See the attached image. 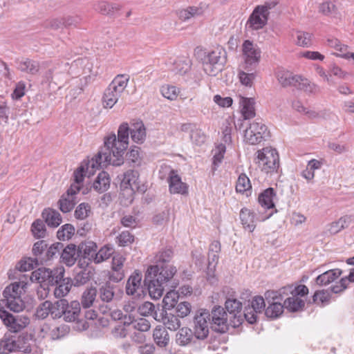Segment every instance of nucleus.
Masks as SVG:
<instances>
[{"label":"nucleus","instance_id":"f257e3e1","mask_svg":"<svg viewBox=\"0 0 354 354\" xmlns=\"http://www.w3.org/2000/svg\"><path fill=\"white\" fill-rule=\"evenodd\" d=\"M173 250L166 248L159 252L156 264L148 268L144 279L150 297L158 299L163 295L165 287L176 288L178 283L173 279L177 272L175 266L169 264L173 257Z\"/></svg>","mask_w":354,"mask_h":354},{"label":"nucleus","instance_id":"f03ea898","mask_svg":"<svg viewBox=\"0 0 354 354\" xmlns=\"http://www.w3.org/2000/svg\"><path fill=\"white\" fill-rule=\"evenodd\" d=\"M130 127L127 122L122 123L118 130V138L115 133L104 138V145L98 151L97 158H104L105 164L120 166L124 162L123 154L129 145Z\"/></svg>","mask_w":354,"mask_h":354},{"label":"nucleus","instance_id":"7ed1b4c3","mask_svg":"<svg viewBox=\"0 0 354 354\" xmlns=\"http://www.w3.org/2000/svg\"><path fill=\"white\" fill-rule=\"evenodd\" d=\"M19 282L12 283L6 287L0 299V310H29L21 298V291Z\"/></svg>","mask_w":354,"mask_h":354},{"label":"nucleus","instance_id":"20e7f679","mask_svg":"<svg viewBox=\"0 0 354 354\" xmlns=\"http://www.w3.org/2000/svg\"><path fill=\"white\" fill-rule=\"evenodd\" d=\"M256 154V163L262 171L266 174L277 171L279 167V156L277 149L267 147L258 150Z\"/></svg>","mask_w":354,"mask_h":354},{"label":"nucleus","instance_id":"39448f33","mask_svg":"<svg viewBox=\"0 0 354 354\" xmlns=\"http://www.w3.org/2000/svg\"><path fill=\"white\" fill-rule=\"evenodd\" d=\"M129 77L126 75H118L106 88L103 95L105 107L112 108L127 86Z\"/></svg>","mask_w":354,"mask_h":354},{"label":"nucleus","instance_id":"423d86ee","mask_svg":"<svg viewBox=\"0 0 354 354\" xmlns=\"http://www.w3.org/2000/svg\"><path fill=\"white\" fill-rule=\"evenodd\" d=\"M227 60V53L224 48L217 46L205 56L203 68L210 76H216L224 67Z\"/></svg>","mask_w":354,"mask_h":354},{"label":"nucleus","instance_id":"0eeeda50","mask_svg":"<svg viewBox=\"0 0 354 354\" xmlns=\"http://www.w3.org/2000/svg\"><path fill=\"white\" fill-rule=\"evenodd\" d=\"M51 317L59 319L63 317V319L67 322H74L75 328L80 331L88 328V323L84 320V317L92 318L95 311H50Z\"/></svg>","mask_w":354,"mask_h":354},{"label":"nucleus","instance_id":"6e6552de","mask_svg":"<svg viewBox=\"0 0 354 354\" xmlns=\"http://www.w3.org/2000/svg\"><path fill=\"white\" fill-rule=\"evenodd\" d=\"M270 131L261 119H256L245 130L244 138L250 145H257L270 138Z\"/></svg>","mask_w":354,"mask_h":354},{"label":"nucleus","instance_id":"1a4fd4ad","mask_svg":"<svg viewBox=\"0 0 354 354\" xmlns=\"http://www.w3.org/2000/svg\"><path fill=\"white\" fill-rule=\"evenodd\" d=\"M64 274L65 270L63 267H58L53 270L39 268L32 272L30 279L41 284L54 286L55 282L62 279V274Z\"/></svg>","mask_w":354,"mask_h":354},{"label":"nucleus","instance_id":"9d476101","mask_svg":"<svg viewBox=\"0 0 354 354\" xmlns=\"http://www.w3.org/2000/svg\"><path fill=\"white\" fill-rule=\"evenodd\" d=\"M292 286H286L279 290H269L266 291L264 296L269 306L266 310H288L292 306L285 305L287 301L286 296L288 295V290H291Z\"/></svg>","mask_w":354,"mask_h":354},{"label":"nucleus","instance_id":"9b49d317","mask_svg":"<svg viewBox=\"0 0 354 354\" xmlns=\"http://www.w3.org/2000/svg\"><path fill=\"white\" fill-rule=\"evenodd\" d=\"M222 295L225 297V308L220 305L219 299L221 297V294L215 293L212 297V302L215 304L212 310H242L243 304L235 298L236 292L234 289L225 287L223 290Z\"/></svg>","mask_w":354,"mask_h":354},{"label":"nucleus","instance_id":"f8f14e48","mask_svg":"<svg viewBox=\"0 0 354 354\" xmlns=\"http://www.w3.org/2000/svg\"><path fill=\"white\" fill-rule=\"evenodd\" d=\"M109 165L104 162V158H98L97 154L91 160H84L81 165L74 171L75 183L81 184L85 176L90 177L94 174L95 169L106 167Z\"/></svg>","mask_w":354,"mask_h":354},{"label":"nucleus","instance_id":"ddd939ff","mask_svg":"<svg viewBox=\"0 0 354 354\" xmlns=\"http://www.w3.org/2000/svg\"><path fill=\"white\" fill-rule=\"evenodd\" d=\"M244 68L248 71L254 69L259 64L261 51L259 46L250 40H245L242 45Z\"/></svg>","mask_w":354,"mask_h":354},{"label":"nucleus","instance_id":"4468645a","mask_svg":"<svg viewBox=\"0 0 354 354\" xmlns=\"http://www.w3.org/2000/svg\"><path fill=\"white\" fill-rule=\"evenodd\" d=\"M208 322L215 332L225 333L229 330L227 311H209Z\"/></svg>","mask_w":354,"mask_h":354},{"label":"nucleus","instance_id":"2eb2a0df","mask_svg":"<svg viewBox=\"0 0 354 354\" xmlns=\"http://www.w3.org/2000/svg\"><path fill=\"white\" fill-rule=\"evenodd\" d=\"M292 286L291 290H288V293H290L292 297H287L285 305L292 306V308L288 310H301L305 306V301L299 297H304L308 294V288L305 285H299L293 288Z\"/></svg>","mask_w":354,"mask_h":354},{"label":"nucleus","instance_id":"dca6fc26","mask_svg":"<svg viewBox=\"0 0 354 354\" xmlns=\"http://www.w3.org/2000/svg\"><path fill=\"white\" fill-rule=\"evenodd\" d=\"M141 315L143 316L153 315L156 320L162 322L165 326L171 330H176L180 326L178 315L168 313V311H145Z\"/></svg>","mask_w":354,"mask_h":354},{"label":"nucleus","instance_id":"f3484780","mask_svg":"<svg viewBox=\"0 0 354 354\" xmlns=\"http://www.w3.org/2000/svg\"><path fill=\"white\" fill-rule=\"evenodd\" d=\"M209 311H201L199 315H195L194 319V332L198 339H205L209 334Z\"/></svg>","mask_w":354,"mask_h":354},{"label":"nucleus","instance_id":"a211bd4d","mask_svg":"<svg viewBox=\"0 0 354 354\" xmlns=\"http://www.w3.org/2000/svg\"><path fill=\"white\" fill-rule=\"evenodd\" d=\"M97 250V246L93 241L81 243L78 245L79 264L81 267L87 266L90 263L94 262Z\"/></svg>","mask_w":354,"mask_h":354},{"label":"nucleus","instance_id":"6ab92c4d","mask_svg":"<svg viewBox=\"0 0 354 354\" xmlns=\"http://www.w3.org/2000/svg\"><path fill=\"white\" fill-rule=\"evenodd\" d=\"M0 319L6 326L9 327L14 332L21 330L30 323V320L27 317H16L8 311H0Z\"/></svg>","mask_w":354,"mask_h":354},{"label":"nucleus","instance_id":"aec40b11","mask_svg":"<svg viewBox=\"0 0 354 354\" xmlns=\"http://www.w3.org/2000/svg\"><path fill=\"white\" fill-rule=\"evenodd\" d=\"M266 10V7L257 6L248 19L246 27L252 30L263 28L268 19Z\"/></svg>","mask_w":354,"mask_h":354},{"label":"nucleus","instance_id":"412c9836","mask_svg":"<svg viewBox=\"0 0 354 354\" xmlns=\"http://www.w3.org/2000/svg\"><path fill=\"white\" fill-rule=\"evenodd\" d=\"M142 274L135 271L128 279L126 284V293L129 295L140 297L144 293L141 286Z\"/></svg>","mask_w":354,"mask_h":354},{"label":"nucleus","instance_id":"4be33fe9","mask_svg":"<svg viewBox=\"0 0 354 354\" xmlns=\"http://www.w3.org/2000/svg\"><path fill=\"white\" fill-rule=\"evenodd\" d=\"M168 183L170 194H179L182 195L187 194V185L185 183L182 182L181 178L175 173L174 170H171L169 174Z\"/></svg>","mask_w":354,"mask_h":354},{"label":"nucleus","instance_id":"5701e85b","mask_svg":"<svg viewBox=\"0 0 354 354\" xmlns=\"http://www.w3.org/2000/svg\"><path fill=\"white\" fill-rule=\"evenodd\" d=\"M24 337L21 335L17 339L15 337L6 338L0 341V354H9L12 352L19 351L24 347L21 346Z\"/></svg>","mask_w":354,"mask_h":354},{"label":"nucleus","instance_id":"b1692460","mask_svg":"<svg viewBox=\"0 0 354 354\" xmlns=\"http://www.w3.org/2000/svg\"><path fill=\"white\" fill-rule=\"evenodd\" d=\"M139 173L138 171L129 169L122 175L120 187H129L138 192H144L138 185Z\"/></svg>","mask_w":354,"mask_h":354},{"label":"nucleus","instance_id":"393cba45","mask_svg":"<svg viewBox=\"0 0 354 354\" xmlns=\"http://www.w3.org/2000/svg\"><path fill=\"white\" fill-rule=\"evenodd\" d=\"M17 69L29 75H37L40 69L39 62L29 58H22L16 61Z\"/></svg>","mask_w":354,"mask_h":354},{"label":"nucleus","instance_id":"a878e982","mask_svg":"<svg viewBox=\"0 0 354 354\" xmlns=\"http://www.w3.org/2000/svg\"><path fill=\"white\" fill-rule=\"evenodd\" d=\"M239 104L243 120H250L255 116V101L254 98L240 96Z\"/></svg>","mask_w":354,"mask_h":354},{"label":"nucleus","instance_id":"bb28decb","mask_svg":"<svg viewBox=\"0 0 354 354\" xmlns=\"http://www.w3.org/2000/svg\"><path fill=\"white\" fill-rule=\"evenodd\" d=\"M239 217L243 227L252 232L256 227L257 218L255 213L250 209L242 208Z\"/></svg>","mask_w":354,"mask_h":354},{"label":"nucleus","instance_id":"cd10ccee","mask_svg":"<svg viewBox=\"0 0 354 354\" xmlns=\"http://www.w3.org/2000/svg\"><path fill=\"white\" fill-rule=\"evenodd\" d=\"M276 198L277 194L275 190L272 187H269L259 194L258 202L265 209H273L275 207L274 199Z\"/></svg>","mask_w":354,"mask_h":354},{"label":"nucleus","instance_id":"c85d7f7f","mask_svg":"<svg viewBox=\"0 0 354 354\" xmlns=\"http://www.w3.org/2000/svg\"><path fill=\"white\" fill-rule=\"evenodd\" d=\"M130 134L134 142L138 144L144 142L146 138V128L141 120L131 124Z\"/></svg>","mask_w":354,"mask_h":354},{"label":"nucleus","instance_id":"c756f323","mask_svg":"<svg viewBox=\"0 0 354 354\" xmlns=\"http://www.w3.org/2000/svg\"><path fill=\"white\" fill-rule=\"evenodd\" d=\"M60 257L64 263L71 266L79 259L78 248H76L74 244H69L66 248H63Z\"/></svg>","mask_w":354,"mask_h":354},{"label":"nucleus","instance_id":"7c9ffc66","mask_svg":"<svg viewBox=\"0 0 354 354\" xmlns=\"http://www.w3.org/2000/svg\"><path fill=\"white\" fill-rule=\"evenodd\" d=\"M114 321H118L124 326H129L133 322L134 315L131 313L132 311H100Z\"/></svg>","mask_w":354,"mask_h":354},{"label":"nucleus","instance_id":"2f4dec72","mask_svg":"<svg viewBox=\"0 0 354 354\" xmlns=\"http://www.w3.org/2000/svg\"><path fill=\"white\" fill-rule=\"evenodd\" d=\"M73 285V281L69 277H64V274H62V277L55 282L56 288L54 290V294L56 297H63L66 296L70 291Z\"/></svg>","mask_w":354,"mask_h":354},{"label":"nucleus","instance_id":"473e14b6","mask_svg":"<svg viewBox=\"0 0 354 354\" xmlns=\"http://www.w3.org/2000/svg\"><path fill=\"white\" fill-rule=\"evenodd\" d=\"M153 338L157 346L161 348L166 347L169 343V335L162 326H157L153 330Z\"/></svg>","mask_w":354,"mask_h":354},{"label":"nucleus","instance_id":"72a5a7b5","mask_svg":"<svg viewBox=\"0 0 354 354\" xmlns=\"http://www.w3.org/2000/svg\"><path fill=\"white\" fill-rule=\"evenodd\" d=\"M42 217L48 227L55 228L58 227L62 223L61 214L53 209H45L42 212Z\"/></svg>","mask_w":354,"mask_h":354},{"label":"nucleus","instance_id":"f704fd0d","mask_svg":"<svg viewBox=\"0 0 354 354\" xmlns=\"http://www.w3.org/2000/svg\"><path fill=\"white\" fill-rule=\"evenodd\" d=\"M332 299L331 293L329 290H317L310 299L308 304H315L319 307H324L329 304Z\"/></svg>","mask_w":354,"mask_h":354},{"label":"nucleus","instance_id":"c9c22d12","mask_svg":"<svg viewBox=\"0 0 354 354\" xmlns=\"http://www.w3.org/2000/svg\"><path fill=\"white\" fill-rule=\"evenodd\" d=\"M342 273L340 269H332L319 274L316 279L315 282L319 286H326L334 281Z\"/></svg>","mask_w":354,"mask_h":354},{"label":"nucleus","instance_id":"e433bc0d","mask_svg":"<svg viewBox=\"0 0 354 354\" xmlns=\"http://www.w3.org/2000/svg\"><path fill=\"white\" fill-rule=\"evenodd\" d=\"M110 176L106 171H101L98 174L93 184L95 190L100 193H103L108 190L110 187Z\"/></svg>","mask_w":354,"mask_h":354},{"label":"nucleus","instance_id":"4c0bfd02","mask_svg":"<svg viewBox=\"0 0 354 354\" xmlns=\"http://www.w3.org/2000/svg\"><path fill=\"white\" fill-rule=\"evenodd\" d=\"M97 290L96 288L91 287L86 288L82 293L81 297V305L84 308H88L97 304L98 300L96 299Z\"/></svg>","mask_w":354,"mask_h":354},{"label":"nucleus","instance_id":"58836bf2","mask_svg":"<svg viewBox=\"0 0 354 354\" xmlns=\"http://www.w3.org/2000/svg\"><path fill=\"white\" fill-rule=\"evenodd\" d=\"M277 77L282 86H295V84L299 80L300 75H292L289 71L279 70L277 73Z\"/></svg>","mask_w":354,"mask_h":354},{"label":"nucleus","instance_id":"ea45409f","mask_svg":"<svg viewBox=\"0 0 354 354\" xmlns=\"http://www.w3.org/2000/svg\"><path fill=\"white\" fill-rule=\"evenodd\" d=\"M204 10L201 6H189L178 12V17L183 21H188L192 18L197 17L203 14Z\"/></svg>","mask_w":354,"mask_h":354},{"label":"nucleus","instance_id":"a19ab883","mask_svg":"<svg viewBox=\"0 0 354 354\" xmlns=\"http://www.w3.org/2000/svg\"><path fill=\"white\" fill-rule=\"evenodd\" d=\"M165 288H171V286L165 287ZM175 288H172L174 289ZM180 297V293L175 291L174 290H169L165 297L163 298V309L162 310H171L174 308L178 302V299Z\"/></svg>","mask_w":354,"mask_h":354},{"label":"nucleus","instance_id":"79ce46f5","mask_svg":"<svg viewBox=\"0 0 354 354\" xmlns=\"http://www.w3.org/2000/svg\"><path fill=\"white\" fill-rule=\"evenodd\" d=\"M192 330L187 327L181 328L176 335V342L180 346H187L193 339Z\"/></svg>","mask_w":354,"mask_h":354},{"label":"nucleus","instance_id":"37998d69","mask_svg":"<svg viewBox=\"0 0 354 354\" xmlns=\"http://www.w3.org/2000/svg\"><path fill=\"white\" fill-rule=\"evenodd\" d=\"M114 287L109 282H106L99 288L97 294L102 302L109 303L114 297Z\"/></svg>","mask_w":354,"mask_h":354},{"label":"nucleus","instance_id":"c03bdc74","mask_svg":"<svg viewBox=\"0 0 354 354\" xmlns=\"http://www.w3.org/2000/svg\"><path fill=\"white\" fill-rule=\"evenodd\" d=\"M322 163L321 161L316 159H312L308 161L306 169L301 172V176L308 181L314 178L315 170L319 169L322 167Z\"/></svg>","mask_w":354,"mask_h":354},{"label":"nucleus","instance_id":"a18cd8bd","mask_svg":"<svg viewBox=\"0 0 354 354\" xmlns=\"http://www.w3.org/2000/svg\"><path fill=\"white\" fill-rule=\"evenodd\" d=\"M295 87L308 93L315 94L319 92V88L316 84L311 83L308 80L300 76L299 80L295 84Z\"/></svg>","mask_w":354,"mask_h":354},{"label":"nucleus","instance_id":"49530a36","mask_svg":"<svg viewBox=\"0 0 354 354\" xmlns=\"http://www.w3.org/2000/svg\"><path fill=\"white\" fill-rule=\"evenodd\" d=\"M63 248L64 245L62 243H53L47 249L45 257L40 258L41 262L51 260L58 255H61V251Z\"/></svg>","mask_w":354,"mask_h":354},{"label":"nucleus","instance_id":"de8ad7c7","mask_svg":"<svg viewBox=\"0 0 354 354\" xmlns=\"http://www.w3.org/2000/svg\"><path fill=\"white\" fill-rule=\"evenodd\" d=\"M292 36L296 38L295 43L298 46L308 47L311 44L312 35L309 32L297 30Z\"/></svg>","mask_w":354,"mask_h":354},{"label":"nucleus","instance_id":"09e8293b","mask_svg":"<svg viewBox=\"0 0 354 354\" xmlns=\"http://www.w3.org/2000/svg\"><path fill=\"white\" fill-rule=\"evenodd\" d=\"M94 315L92 318L84 317V320L88 323V320H91L95 322L97 326L106 327L109 325L110 316H106L103 313L100 311H95Z\"/></svg>","mask_w":354,"mask_h":354},{"label":"nucleus","instance_id":"8fccbe9b","mask_svg":"<svg viewBox=\"0 0 354 354\" xmlns=\"http://www.w3.org/2000/svg\"><path fill=\"white\" fill-rule=\"evenodd\" d=\"M75 234V227L71 224H65L57 232V237L60 241L68 240Z\"/></svg>","mask_w":354,"mask_h":354},{"label":"nucleus","instance_id":"3c124183","mask_svg":"<svg viewBox=\"0 0 354 354\" xmlns=\"http://www.w3.org/2000/svg\"><path fill=\"white\" fill-rule=\"evenodd\" d=\"M252 187L249 178L245 174L239 175L236 185V191L244 193Z\"/></svg>","mask_w":354,"mask_h":354},{"label":"nucleus","instance_id":"603ef678","mask_svg":"<svg viewBox=\"0 0 354 354\" xmlns=\"http://www.w3.org/2000/svg\"><path fill=\"white\" fill-rule=\"evenodd\" d=\"M112 254L113 249L110 247L105 245L101 248V249L99 250L98 251H96V253H95L94 263H100L109 259Z\"/></svg>","mask_w":354,"mask_h":354},{"label":"nucleus","instance_id":"864d4df0","mask_svg":"<svg viewBox=\"0 0 354 354\" xmlns=\"http://www.w3.org/2000/svg\"><path fill=\"white\" fill-rule=\"evenodd\" d=\"M226 147L225 145L223 144H220L216 147L215 153L213 156V161H212V170L215 171L216 170L217 167L219 166V165L221 163L223 157L224 153L225 152Z\"/></svg>","mask_w":354,"mask_h":354},{"label":"nucleus","instance_id":"5fc2aeb1","mask_svg":"<svg viewBox=\"0 0 354 354\" xmlns=\"http://www.w3.org/2000/svg\"><path fill=\"white\" fill-rule=\"evenodd\" d=\"M59 205L60 210L64 213H68L71 212L74 206L75 201L73 198L67 196L66 194H63L61 198L59 200Z\"/></svg>","mask_w":354,"mask_h":354},{"label":"nucleus","instance_id":"6e6d98bb","mask_svg":"<svg viewBox=\"0 0 354 354\" xmlns=\"http://www.w3.org/2000/svg\"><path fill=\"white\" fill-rule=\"evenodd\" d=\"M91 206L88 203H80L75 210V217L78 220H84L91 213Z\"/></svg>","mask_w":354,"mask_h":354},{"label":"nucleus","instance_id":"4d7b16f0","mask_svg":"<svg viewBox=\"0 0 354 354\" xmlns=\"http://www.w3.org/2000/svg\"><path fill=\"white\" fill-rule=\"evenodd\" d=\"M160 92L164 97L170 100H174L178 95L179 90L174 86L163 85L160 88Z\"/></svg>","mask_w":354,"mask_h":354},{"label":"nucleus","instance_id":"13d9d810","mask_svg":"<svg viewBox=\"0 0 354 354\" xmlns=\"http://www.w3.org/2000/svg\"><path fill=\"white\" fill-rule=\"evenodd\" d=\"M39 259L37 258H27L21 259L17 264V268L21 272H26L34 268V265L38 264Z\"/></svg>","mask_w":354,"mask_h":354},{"label":"nucleus","instance_id":"bf43d9fd","mask_svg":"<svg viewBox=\"0 0 354 354\" xmlns=\"http://www.w3.org/2000/svg\"><path fill=\"white\" fill-rule=\"evenodd\" d=\"M137 190L133 188L120 187V198L125 205L131 204L134 199V194Z\"/></svg>","mask_w":354,"mask_h":354},{"label":"nucleus","instance_id":"052dcab7","mask_svg":"<svg viewBox=\"0 0 354 354\" xmlns=\"http://www.w3.org/2000/svg\"><path fill=\"white\" fill-rule=\"evenodd\" d=\"M32 234L36 238H43L46 234V227L43 221L37 219L33 222L31 227Z\"/></svg>","mask_w":354,"mask_h":354},{"label":"nucleus","instance_id":"680f3d73","mask_svg":"<svg viewBox=\"0 0 354 354\" xmlns=\"http://www.w3.org/2000/svg\"><path fill=\"white\" fill-rule=\"evenodd\" d=\"M119 246L125 247L134 241V236L129 231H123L117 236Z\"/></svg>","mask_w":354,"mask_h":354},{"label":"nucleus","instance_id":"e2e57ef3","mask_svg":"<svg viewBox=\"0 0 354 354\" xmlns=\"http://www.w3.org/2000/svg\"><path fill=\"white\" fill-rule=\"evenodd\" d=\"M242 311H227L228 317H230V320L229 321V327L237 328L242 324L243 319L242 318Z\"/></svg>","mask_w":354,"mask_h":354},{"label":"nucleus","instance_id":"0e129e2a","mask_svg":"<svg viewBox=\"0 0 354 354\" xmlns=\"http://www.w3.org/2000/svg\"><path fill=\"white\" fill-rule=\"evenodd\" d=\"M255 77L256 74L254 73H246L243 71L239 73V81L245 86L251 87L253 85Z\"/></svg>","mask_w":354,"mask_h":354},{"label":"nucleus","instance_id":"69168bd1","mask_svg":"<svg viewBox=\"0 0 354 354\" xmlns=\"http://www.w3.org/2000/svg\"><path fill=\"white\" fill-rule=\"evenodd\" d=\"M265 299L262 296L257 295L252 298L248 305L249 308L252 310H266V302Z\"/></svg>","mask_w":354,"mask_h":354},{"label":"nucleus","instance_id":"338daca9","mask_svg":"<svg viewBox=\"0 0 354 354\" xmlns=\"http://www.w3.org/2000/svg\"><path fill=\"white\" fill-rule=\"evenodd\" d=\"M45 27L55 30L64 28V21L63 17L54 18L47 20L45 22Z\"/></svg>","mask_w":354,"mask_h":354},{"label":"nucleus","instance_id":"774afa93","mask_svg":"<svg viewBox=\"0 0 354 354\" xmlns=\"http://www.w3.org/2000/svg\"><path fill=\"white\" fill-rule=\"evenodd\" d=\"M190 139L198 145H201L205 141V136L201 130L196 128V127L192 130L190 133Z\"/></svg>","mask_w":354,"mask_h":354}]
</instances>
